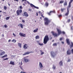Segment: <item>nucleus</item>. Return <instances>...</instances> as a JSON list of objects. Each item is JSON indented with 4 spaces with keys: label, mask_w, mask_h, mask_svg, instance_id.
<instances>
[{
    "label": "nucleus",
    "mask_w": 73,
    "mask_h": 73,
    "mask_svg": "<svg viewBox=\"0 0 73 73\" xmlns=\"http://www.w3.org/2000/svg\"><path fill=\"white\" fill-rule=\"evenodd\" d=\"M73 0H70V1L69 3V4L68 5V7H67V12L65 14V16H68V15H69V8L70 7H71V3L73 2Z\"/></svg>",
    "instance_id": "obj_1"
},
{
    "label": "nucleus",
    "mask_w": 73,
    "mask_h": 73,
    "mask_svg": "<svg viewBox=\"0 0 73 73\" xmlns=\"http://www.w3.org/2000/svg\"><path fill=\"white\" fill-rule=\"evenodd\" d=\"M50 20L48 18H46V25H48L50 23Z\"/></svg>",
    "instance_id": "obj_2"
},
{
    "label": "nucleus",
    "mask_w": 73,
    "mask_h": 73,
    "mask_svg": "<svg viewBox=\"0 0 73 73\" xmlns=\"http://www.w3.org/2000/svg\"><path fill=\"white\" fill-rule=\"evenodd\" d=\"M22 15L23 16H25L26 17H27L29 16L28 14L27 13V12H24L22 14Z\"/></svg>",
    "instance_id": "obj_3"
},
{
    "label": "nucleus",
    "mask_w": 73,
    "mask_h": 73,
    "mask_svg": "<svg viewBox=\"0 0 73 73\" xmlns=\"http://www.w3.org/2000/svg\"><path fill=\"white\" fill-rule=\"evenodd\" d=\"M16 12L17 16H19V15H20V13H22V10L21 9H18L17 10Z\"/></svg>",
    "instance_id": "obj_4"
},
{
    "label": "nucleus",
    "mask_w": 73,
    "mask_h": 73,
    "mask_svg": "<svg viewBox=\"0 0 73 73\" xmlns=\"http://www.w3.org/2000/svg\"><path fill=\"white\" fill-rule=\"evenodd\" d=\"M51 55L52 57L54 58V57H55V55H56V54H55L54 52L51 51Z\"/></svg>",
    "instance_id": "obj_5"
},
{
    "label": "nucleus",
    "mask_w": 73,
    "mask_h": 73,
    "mask_svg": "<svg viewBox=\"0 0 73 73\" xmlns=\"http://www.w3.org/2000/svg\"><path fill=\"white\" fill-rule=\"evenodd\" d=\"M55 13V11H51L49 13H47V14L48 15H49V16H51L52 13Z\"/></svg>",
    "instance_id": "obj_6"
},
{
    "label": "nucleus",
    "mask_w": 73,
    "mask_h": 73,
    "mask_svg": "<svg viewBox=\"0 0 73 73\" xmlns=\"http://www.w3.org/2000/svg\"><path fill=\"white\" fill-rule=\"evenodd\" d=\"M71 54H72V52L70 51V49L68 50L67 51V55H70Z\"/></svg>",
    "instance_id": "obj_7"
},
{
    "label": "nucleus",
    "mask_w": 73,
    "mask_h": 73,
    "mask_svg": "<svg viewBox=\"0 0 73 73\" xmlns=\"http://www.w3.org/2000/svg\"><path fill=\"white\" fill-rule=\"evenodd\" d=\"M51 33L52 34V35L54 36V37H57V34L56 33H54L53 31Z\"/></svg>",
    "instance_id": "obj_8"
},
{
    "label": "nucleus",
    "mask_w": 73,
    "mask_h": 73,
    "mask_svg": "<svg viewBox=\"0 0 73 73\" xmlns=\"http://www.w3.org/2000/svg\"><path fill=\"white\" fill-rule=\"evenodd\" d=\"M19 35L20 36H21V37H25V36H26L25 34L21 33H19Z\"/></svg>",
    "instance_id": "obj_9"
},
{
    "label": "nucleus",
    "mask_w": 73,
    "mask_h": 73,
    "mask_svg": "<svg viewBox=\"0 0 73 73\" xmlns=\"http://www.w3.org/2000/svg\"><path fill=\"white\" fill-rule=\"evenodd\" d=\"M18 27H21L22 29H23V24L21 23H19L18 25Z\"/></svg>",
    "instance_id": "obj_10"
},
{
    "label": "nucleus",
    "mask_w": 73,
    "mask_h": 73,
    "mask_svg": "<svg viewBox=\"0 0 73 73\" xmlns=\"http://www.w3.org/2000/svg\"><path fill=\"white\" fill-rule=\"evenodd\" d=\"M49 40V37L48 36L46 35V43H47V42Z\"/></svg>",
    "instance_id": "obj_11"
},
{
    "label": "nucleus",
    "mask_w": 73,
    "mask_h": 73,
    "mask_svg": "<svg viewBox=\"0 0 73 73\" xmlns=\"http://www.w3.org/2000/svg\"><path fill=\"white\" fill-rule=\"evenodd\" d=\"M24 61L25 62H28L29 61V60L28 59L25 58V57L24 58Z\"/></svg>",
    "instance_id": "obj_12"
},
{
    "label": "nucleus",
    "mask_w": 73,
    "mask_h": 73,
    "mask_svg": "<svg viewBox=\"0 0 73 73\" xmlns=\"http://www.w3.org/2000/svg\"><path fill=\"white\" fill-rule=\"evenodd\" d=\"M57 30L58 32V34L59 35H60V34L62 33V32H61V31L60 30L58 29Z\"/></svg>",
    "instance_id": "obj_13"
},
{
    "label": "nucleus",
    "mask_w": 73,
    "mask_h": 73,
    "mask_svg": "<svg viewBox=\"0 0 73 73\" xmlns=\"http://www.w3.org/2000/svg\"><path fill=\"white\" fill-rule=\"evenodd\" d=\"M39 66L40 68H43V66H42V63H41V62H39Z\"/></svg>",
    "instance_id": "obj_14"
},
{
    "label": "nucleus",
    "mask_w": 73,
    "mask_h": 73,
    "mask_svg": "<svg viewBox=\"0 0 73 73\" xmlns=\"http://www.w3.org/2000/svg\"><path fill=\"white\" fill-rule=\"evenodd\" d=\"M5 54V51L3 52L2 53H0V56H3V55H4Z\"/></svg>",
    "instance_id": "obj_15"
},
{
    "label": "nucleus",
    "mask_w": 73,
    "mask_h": 73,
    "mask_svg": "<svg viewBox=\"0 0 73 73\" xmlns=\"http://www.w3.org/2000/svg\"><path fill=\"white\" fill-rule=\"evenodd\" d=\"M66 41L67 42V43L68 44V45L70 44V42H69V39H66Z\"/></svg>",
    "instance_id": "obj_16"
},
{
    "label": "nucleus",
    "mask_w": 73,
    "mask_h": 73,
    "mask_svg": "<svg viewBox=\"0 0 73 73\" xmlns=\"http://www.w3.org/2000/svg\"><path fill=\"white\" fill-rule=\"evenodd\" d=\"M27 44H25V45L23 46V48L24 49H26L28 48L27 46H27Z\"/></svg>",
    "instance_id": "obj_17"
},
{
    "label": "nucleus",
    "mask_w": 73,
    "mask_h": 73,
    "mask_svg": "<svg viewBox=\"0 0 73 73\" xmlns=\"http://www.w3.org/2000/svg\"><path fill=\"white\" fill-rule=\"evenodd\" d=\"M10 64L14 65H15V62H13L12 61H11V62H10Z\"/></svg>",
    "instance_id": "obj_18"
},
{
    "label": "nucleus",
    "mask_w": 73,
    "mask_h": 73,
    "mask_svg": "<svg viewBox=\"0 0 73 73\" xmlns=\"http://www.w3.org/2000/svg\"><path fill=\"white\" fill-rule=\"evenodd\" d=\"M59 64L60 66H62L63 65V63L62 62V61H61L59 63Z\"/></svg>",
    "instance_id": "obj_19"
},
{
    "label": "nucleus",
    "mask_w": 73,
    "mask_h": 73,
    "mask_svg": "<svg viewBox=\"0 0 73 73\" xmlns=\"http://www.w3.org/2000/svg\"><path fill=\"white\" fill-rule=\"evenodd\" d=\"M44 43L45 44H46V36H45L44 38Z\"/></svg>",
    "instance_id": "obj_20"
},
{
    "label": "nucleus",
    "mask_w": 73,
    "mask_h": 73,
    "mask_svg": "<svg viewBox=\"0 0 73 73\" xmlns=\"http://www.w3.org/2000/svg\"><path fill=\"white\" fill-rule=\"evenodd\" d=\"M30 53V52H25V53L24 54V55H27V54H29Z\"/></svg>",
    "instance_id": "obj_21"
},
{
    "label": "nucleus",
    "mask_w": 73,
    "mask_h": 73,
    "mask_svg": "<svg viewBox=\"0 0 73 73\" xmlns=\"http://www.w3.org/2000/svg\"><path fill=\"white\" fill-rule=\"evenodd\" d=\"M38 29L37 28L36 30H34L33 32L34 33H35V32H37V31H38Z\"/></svg>",
    "instance_id": "obj_22"
},
{
    "label": "nucleus",
    "mask_w": 73,
    "mask_h": 73,
    "mask_svg": "<svg viewBox=\"0 0 73 73\" xmlns=\"http://www.w3.org/2000/svg\"><path fill=\"white\" fill-rule=\"evenodd\" d=\"M40 38V36H38V35L36 36L35 37V39L37 40V39H39Z\"/></svg>",
    "instance_id": "obj_23"
},
{
    "label": "nucleus",
    "mask_w": 73,
    "mask_h": 73,
    "mask_svg": "<svg viewBox=\"0 0 73 73\" xmlns=\"http://www.w3.org/2000/svg\"><path fill=\"white\" fill-rule=\"evenodd\" d=\"M24 1V3L25 4H27V1L26 0H22V2H23Z\"/></svg>",
    "instance_id": "obj_24"
},
{
    "label": "nucleus",
    "mask_w": 73,
    "mask_h": 73,
    "mask_svg": "<svg viewBox=\"0 0 73 73\" xmlns=\"http://www.w3.org/2000/svg\"><path fill=\"white\" fill-rule=\"evenodd\" d=\"M7 54H5L4 56H2L1 58H4V57H7Z\"/></svg>",
    "instance_id": "obj_25"
},
{
    "label": "nucleus",
    "mask_w": 73,
    "mask_h": 73,
    "mask_svg": "<svg viewBox=\"0 0 73 73\" xmlns=\"http://www.w3.org/2000/svg\"><path fill=\"white\" fill-rule=\"evenodd\" d=\"M64 6H66V5H67V2L66 1L64 3Z\"/></svg>",
    "instance_id": "obj_26"
},
{
    "label": "nucleus",
    "mask_w": 73,
    "mask_h": 73,
    "mask_svg": "<svg viewBox=\"0 0 73 73\" xmlns=\"http://www.w3.org/2000/svg\"><path fill=\"white\" fill-rule=\"evenodd\" d=\"M64 1L63 0L61 1H60L59 3L60 4H62V3H64Z\"/></svg>",
    "instance_id": "obj_27"
},
{
    "label": "nucleus",
    "mask_w": 73,
    "mask_h": 73,
    "mask_svg": "<svg viewBox=\"0 0 73 73\" xmlns=\"http://www.w3.org/2000/svg\"><path fill=\"white\" fill-rule=\"evenodd\" d=\"M30 6L31 7H35V6L33 5V4H32V3L30 4Z\"/></svg>",
    "instance_id": "obj_28"
},
{
    "label": "nucleus",
    "mask_w": 73,
    "mask_h": 73,
    "mask_svg": "<svg viewBox=\"0 0 73 73\" xmlns=\"http://www.w3.org/2000/svg\"><path fill=\"white\" fill-rule=\"evenodd\" d=\"M65 9L64 8H61V11H62V12H64V10H65Z\"/></svg>",
    "instance_id": "obj_29"
},
{
    "label": "nucleus",
    "mask_w": 73,
    "mask_h": 73,
    "mask_svg": "<svg viewBox=\"0 0 73 73\" xmlns=\"http://www.w3.org/2000/svg\"><path fill=\"white\" fill-rule=\"evenodd\" d=\"M38 42H39V43H38L39 44V45H40V46H42L43 45V43H39V41H38Z\"/></svg>",
    "instance_id": "obj_30"
},
{
    "label": "nucleus",
    "mask_w": 73,
    "mask_h": 73,
    "mask_svg": "<svg viewBox=\"0 0 73 73\" xmlns=\"http://www.w3.org/2000/svg\"><path fill=\"white\" fill-rule=\"evenodd\" d=\"M12 42H14V43H15L16 42V40L13 39L12 41Z\"/></svg>",
    "instance_id": "obj_31"
},
{
    "label": "nucleus",
    "mask_w": 73,
    "mask_h": 73,
    "mask_svg": "<svg viewBox=\"0 0 73 73\" xmlns=\"http://www.w3.org/2000/svg\"><path fill=\"white\" fill-rule=\"evenodd\" d=\"M57 43H54L53 44V46H57Z\"/></svg>",
    "instance_id": "obj_32"
},
{
    "label": "nucleus",
    "mask_w": 73,
    "mask_h": 73,
    "mask_svg": "<svg viewBox=\"0 0 73 73\" xmlns=\"http://www.w3.org/2000/svg\"><path fill=\"white\" fill-rule=\"evenodd\" d=\"M44 24L46 25V18H45L44 19Z\"/></svg>",
    "instance_id": "obj_33"
},
{
    "label": "nucleus",
    "mask_w": 73,
    "mask_h": 73,
    "mask_svg": "<svg viewBox=\"0 0 73 73\" xmlns=\"http://www.w3.org/2000/svg\"><path fill=\"white\" fill-rule=\"evenodd\" d=\"M19 67L21 69V70H24V69L23 68V67L21 66H19Z\"/></svg>",
    "instance_id": "obj_34"
},
{
    "label": "nucleus",
    "mask_w": 73,
    "mask_h": 73,
    "mask_svg": "<svg viewBox=\"0 0 73 73\" xmlns=\"http://www.w3.org/2000/svg\"><path fill=\"white\" fill-rule=\"evenodd\" d=\"M9 18H10V17H7L6 18V20H9Z\"/></svg>",
    "instance_id": "obj_35"
},
{
    "label": "nucleus",
    "mask_w": 73,
    "mask_h": 73,
    "mask_svg": "<svg viewBox=\"0 0 73 73\" xmlns=\"http://www.w3.org/2000/svg\"><path fill=\"white\" fill-rule=\"evenodd\" d=\"M48 5H49V4L48 3L46 2V7H48Z\"/></svg>",
    "instance_id": "obj_36"
},
{
    "label": "nucleus",
    "mask_w": 73,
    "mask_h": 73,
    "mask_svg": "<svg viewBox=\"0 0 73 73\" xmlns=\"http://www.w3.org/2000/svg\"><path fill=\"white\" fill-rule=\"evenodd\" d=\"M71 48L72 47H73V42H71Z\"/></svg>",
    "instance_id": "obj_37"
},
{
    "label": "nucleus",
    "mask_w": 73,
    "mask_h": 73,
    "mask_svg": "<svg viewBox=\"0 0 73 73\" xmlns=\"http://www.w3.org/2000/svg\"><path fill=\"white\" fill-rule=\"evenodd\" d=\"M18 44V46H19V47H21V44L20 43H19Z\"/></svg>",
    "instance_id": "obj_38"
},
{
    "label": "nucleus",
    "mask_w": 73,
    "mask_h": 73,
    "mask_svg": "<svg viewBox=\"0 0 73 73\" xmlns=\"http://www.w3.org/2000/svg\"><path fill=\"white\" fill-rule=\"evenodd\" d=\"M40 51L41 52H42L40 54L41 55H42V54H44V52H42V50H40Z\"/></svg>",
    "instance_id": "obj_39"
},
{
    "label": "nucleus",
    "mask_w": 73,
    "mask_h": 73,
    "mask_svg": "<svg viewBox=\"0 0 73 73\" xmlns=\"http://www.w3.org/2000/svg\"><path fill=\"white\" fill-rule=\"evenodd\" d=\"M7 9V7L6 6H4V9L5 10H6V9Z\"/></svg>",
    "instance_id": "obj_40"
},
{
    "label": "nucleus",
    "mask_w": 73,
    "mask_h": 73,
    "mask_svg": "<svg viewBox=\"0 0 73 73\" xmlns=\"http://www.w3.org/2000/svg\"><path fill=\"white\" fill-rule=\"evenodd\" d=\"M8 60V58H5L3 59L4 61H5V60Z\"/></svg>",
    "instance_id": "obj_41"
},
{
    "label": "nucleus",
    "mask_w": 73,
    "mask_h": 73,
    "mask_svg": "<svg viewBox=\"0 0 73 73\" xmlns=\"http://www.w3.org/2000/svg\"><path fill=\"white\" fill-rule=\"evenodd\" d=\"M4 26L5 28H6L8 27V26L6 25H5Z\"/></svg>",
    "instance_id": "obj_42"
},
{
    "label": "nucleus",
    "mask_w": 73,
    "mask_h": 73,
    "mask_svg": "<svg viewBox=\"0 0 73 73\" xmlns=\"http://www.w3.org/2000/svg\"><path fill=\"white\" fill-rule=\"evenodd\" d=\"M34 8H36V9H38L39 8L38 7H36L35 6H34Z\"/></svg>",
    "instance_id": "obj_43"
},
{
    "label": "nucleus",
    "mask_w": 73,
    "mask_h": 73,
    "mask_svg": "<svg viewBox=\"0 0 73 73\" xmlns=\"http://www.w3.org/2000/svg\"><path fill=\"white\" fill-rule=\"evenodd\" d=\"M71 60H70V59H69L67 61V62H70L71 61Z\"/></svg>",
    "instance_id": "obj_44"
},
{
    "label": "nucleus",
    "mask_w": 73,
    "mask_h": 73,
    "mask_svg": "<svg viewBox=\"0 0 73 73\" xmlns=\"http://www.w3.org/2000/svg\"><path fill=\"white\" fill-rule=\"evenodd\" d=\"M25 21L23 19L22 20V23H25Z\"/></svg>",
    "instance_id": "obj_45"
},
{
    "label": "nucleus",
    "mask_w": 73,
    "mask_h": 73,
    "mask_svg": "<svg viewBox=\"0 0 73 73\" xmlns=\"http://www.w3.org/2000/svg\"><path fill=\"white\" fill-rule=\"evenodd\" d=\"M62 33L63 35H65V33L64 31H63L62 32Z\"/></svg>",
    "instance_id": "obj_46"
},
{
    "label": "nucleus",
    "mask_w": 73,
    "mask_h": 73,
    "mask_svg": "<svg viewBox=\"0 0 73 73\" xmlns=\"http://www.w3.org/2000/svg\"><path fill=\"white\" fill-rule=\"evenodd\" d=\"M23 7L22 6H20L19 7V9H22Z\"/></svg>",
    "instance_id": "obj_47"
},
{
    "label": "nucleus",
    "mask_w": 73,
    "mask_h": 73,
    "mask_svg": "<svg viewBox=\"0 0 73 73\" xmlns=\"http://www.w3.org/2000/svg\"><path fill=\"white\" fill-rule=\"evenodd\" d=\"M53 68L54 69H56V67L54 66H53Z\"/></svg>",
    "instance_id": "obj_48"
},
{
    "label": "nucleus",
    "mask_w": 73,
    "mask_h": 73,
    "mask_svg": "<svg viewBox=\"0 0 73 73\" xmlns=\"http://www.w3.org/2000/svg\"><path fill=\"white\" fill-rule=\"evenodd\" d=\"M13 36H14L15 37H16V35L14 34V33H13Z\"/></svg>",
    "instance_id": "obj_49"
},
{
    "label": "nucleus",
    "mask_w": 73,
    "mask_h": 73,
    "mask_svg": "<svg viewBox=\"0 0 73 73\" xmlns=\"http://www.w3.org/2000/svg\"><path fill=\"white\" fill-rule=\"evenodd\" d=\"M30 53H34V52L33 51H31L30 52Z\"/></svg>",
    "instance_id": "obj_50"
},
{
    "label": "nucleus",
    "mask_w": 73,
    "mask_h": 73,
    "mask_svg": "<svg viewBox=\"0 0 73 73\" xmlns=\"http://www.w3.org/2000/svg\"><path fill=\"white\" fill-rule=\"evenodd\" d=\"M61 16H62V15H58L59 17H61Z\"/></svg>",
    "instance_id": "obj_51"
},
{
    "label": "nucleus",
    "mask_w": 73,
    "mask_h": 73,
    "mask_svg": "<svg viewBox=\"0 0 73 73\" xmlns=\"http://www.w3.org/2000/svg\"><path fill=\"white\" fill-rule=\"evenodd\" d=\"M21 73H26V72H24L23 71H21Z\"/></svg>",
    "instance_id": "obj_52"
},
{
    "label": "nucleus",
    "mask_w": 73,
    "mask_h": 73,
    "mask_svg": "<svg viewBox=\"0 0 73 73\" xmlns=\"http://www.w3.org/2000/svg\"><path fill=\"white\" fill-rule=\"evenodd\" d=\"M62 40V38H60V41Z\"/></svg>",
    "instance_id": "obj_53"
},
{
    "label": "nucleus",
    "mask_w": 73,
    "mask_h": 73,
    "mask_svg": "<svg viewBox=\"0 0 73 73\" xmlns=\"http://www.w3.org/2000/svg\"><path fill=\"white\" fill-rule=\"evenodd\" d=\"M71 52H72V53L73 54V49H72Z\"/></svg>",
    "instance_id": "obj_54"
},
{
    "label": "nucleus",
    "mask_w": 73,
    "mask_h": 73,
    "mask_svg": "<svg viewBox=\"0 0 73 73\" xmlns=\"http://www.w3.org/2000/svg\"><path fill=\"white\" fill-rule=\"evenodd\" d=\"M29 11H31V9H29V10H28Z\"/></svg>",
    "instance_id": "obj_55"
},
{
    "label": "nucleus",
    "mask_w": 73,
    "mask_h": 73,
    "mask_svg": "<svg viewBox=\"0 0 73 73\" xmlns=\"http://www.w3.org/2000/svg\"><path fill=\"white\" fill-rule=\"evenodd\" d=\"M36 16H38V12L36 13Z\"/></svg>",
    "instance_id": "obj_56"
},
{
    "label": "nucleus",
    "mask_w": 73,
    "mask_h": 73,
    "mask_svg": "<svg viewBox=\"0 0 73 73\" xmlns=\"http://www.w3.org/2000/svg\"><path fill=\"white\" fill-rule=\"evenodd\" d=\"M70 19H68V22H70Z\"/></svg>",
    "instance_id": "obj_57"
},
{
    "label": "nucleus",
    "mask_w": 73,
    "mask_h": 73,
    "mask_svg": "<svg viewBox=\"0 0 73 73\" xmlns=\"http://www.w3.org/2000/svg\"><path fill=\"white\" fill-rule=\"evenodd\" d=\"M62 43L63 44H64V42H62Z\"/></svg>",
    "instance_id": "obj_58"
},
{
    "label": "nucleus",
    "mask_w": 73,
    "mask_h": 73,
    "mask_svg": "<svg viewBox=\"0 0 73 73\" xmlns=\"http://www.w3.org/2000/svg\"><path fill=\"white\" fill-rule=\"evenodd\" d=\"M14 1H16L18 2L19 1L18 0H14Z\"/></svg>",
    "instance_id": "obj_59"
},
{
    "label": "nucleus",
    "mask_w": 73,
    "mask_h": 73,
    "mask_svg": "<svg viewBox=\"0 0 73 73\" xmlns=\"http://www.w3.org/2000/svg\"><path fill=\"white\" fill-rule=\"evenodd\" d=\"M8 42H11V39H9V40Z\"/></svg>",
    "instance_id": "obj_60"
},
{
    "label": "nucleus",
    "mask_w": 73,
    "mask_h": 73,
    "mask_svg": "<svg viewBox=\"0 0 73 73\" xmlns=\"http://www.w3.org/2000/svg\"><path fill=\"white\" fill-rule=\"evenodd\" d=\"M27 2L28 3V4H30V3L29 2H28V1Z\"/></svg>",
    "instance_id": "obj_61"
},
{
    "label": "nucleus",
    "mask_w": 73,
    "mask_h": 73,
    "mask_svg": "<svg viewBox=\"0 0 73 73\" xmlns=\"http://www.w3.org/2000/svg\"><path fill=\"white\" fill-rule=\"evenodd\" d=\"M71 18H72V20H73V17H72Z\"/></svg>",
    "instance_id": "obj_62"
},
{
    "label": "nucleus",
    "mask_w": 73,
    "mask_h": 73,
    "mask_svg": "<svg viewBox=\"0 0 73 73\" xmlns=\"http://www.w3.org/2000/svg\"><path fill=\"white\" fill-rule=\"evenodd\" d=\"M8 5H9V6H10L11 5H10V4H9V3H8Z\"/></svg>",
    "instance_id": "obj_63"
},
{
    "label": "nucleus",
    "mask_w": 73,
    "mask_h": 73,
    "mask_svg": "<svg viewBox=\"0 0 73 73\" xmlns=\"http://www.w3.org/2000/svg\"><path fill=\"white\" fill-rule=\"evenodd\" d=\"M41 16L42 17L43 16V15H41Z\"/></svg>",
    "instance_id": "obj_64"
}]
</instances>
